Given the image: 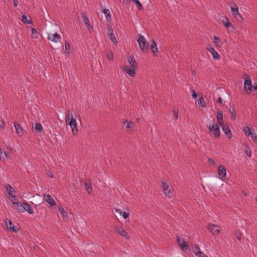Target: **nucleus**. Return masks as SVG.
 I'll return each mask as SVG.
<instances>
[{
  "label": "nucleus",
  "instance_id": "nucleus-23",
  "mask_svg": "<svg viewBox=\"0 0 257 257\" xmlns=\"http://www.w3.org/2000/svg\"><path fill=\"white\" fill-rule=\"evenodd\" d=\"M150 48L151 49L154 56H157L158 48L154 40L152 41L151 44L150 45Z\"/></svg>",
  "mask_w": 257,
  "mask_h": 257
},
{
  "label": "nucleus",
  "instance_id": "nucleus-33",
  "mask_svg": "<svg viewBox=\"0 0 257 257\" xmlns=\"http://www.w3.org/2000/svg\"><path fill=\"white\" fill-rule=\"evenodd\" d=\"M32 37L33 38L38 39L39 37V33L35 28L31 29Z\"/></svg>",
  "mask_w": 257,
  "mask_h": 257
},
{
  "label": "nucleus",
  "instance_id": "nucleus-48",
  "mask_svg": "<svg viewBox=\"0 0 257 257\" xmlns=\"http://www.w3.org/2000/svg\"><path fill=\"white\" fill-rule=\"evenodd\" d=\"M4 128V126L3 125V122L2 119L0 120V132H1L3 129Z\"/></svg>",
  "mask_w": 257,
  "mask_h": 257
},
{
  "label": "nucleus",
  "instance_id": "nucleus-17",
  "mask_svg": "<svg viewBox=\"0 0 257 257\" xmlns=\"http://www.w3.org/2000/svg\"><path fill=\"white\" fill-rule=\"evenodd\" d=\"M220 126L222 127V131L224 133L226 137H228L229 139H230L232 137V135L231 130L229 126L227 125H225L224 124L223 126Z\"/></svg>",
  "mask_w": 257,
  "mask_h": 257
},
{
  "label": "nucleus",
  "instance_id": "nucleus-34",
  "mask_svg": "<svg viewBox=\"0 0 257 257\" xmlns=\"http://www.w3.org/2000/svg\"><path fill=\"white\" fill-rule=\"evenodd\" d=\"M131 1L134 3L137 6V7L139 10H141L143 9V7L142 5V4L140 3L139 0H130Z\"/></svg>",
  "mask_w": 257,
  "mask_h": 257
},
{
  "label": "nucleus",
  "instance_id": "nucleus-7",
  "mask_svg": "<svg viewBox=\"0 0 257 257\" xmlns=\"http://www.w3.org/2000/svg\"><path fill=\"white\" fill-rule=\"evenodd\" d=\"M163 192L164 195L166 196H168L169 198H171L173 196V193L172 191L171 190L169 186V185L166 182L165 180H163L162 181Z\"/></svg>",
  "mask_w": 257,
  "mask_h": 257
},
{
  "label": "nucleus",
  "instance_id": "nucleus-25",
  "mask_svg": "<svg viewBox=\"0 0 257 257\" xmlns=\"http://www.w3.org/2000/svg\"><path fill=\"white\" fill-rule=\"evenodd\" d=\"M84 186H85V189H86V191L89 194H90V193L92 191V187L91 186L90 182L89 181H85L84 183Z\"/></svg>",
  "mask_w": 257,
  "mask_h": 257
},
{
  "label": "nucleus",
  "instance_id": "nucleus-5",
  "mask_svg": "<svg viewBox=\"0 0 257 257\" xmlns=\"http://www.w3.org/2000/svg\"><path fill=\"white\" fill-rule=\"evenodd\" d=\"M207 229L214 236H218L221 230L220 226L211 223L208 225Z\"/></svg>",
  "mask_w": 257,
  "mask_h": 257
},
{
  "label": "nucleus",
  "instance_id": "nucleus-38",
  "mask_svg": "<svg viewBox=\"0 0 257 257\" xmlns=\"http://www.w3.org/2000/svg\"><path fill=\"white\" fill-rule=\"evenodd\" d=\"M229 112L231 114L232 118L234 120L236 118V111L234 107L229 109Z\"/></svg>",
  "mask_w": 257,
  "mask_h": 257
},
{
  "label": "nucleus",
  "instance_id": "nucleus-31",
  "mask_svg": "<svg viewBox=\"0 0 257 257\" xmlns=\"http://www.w3.org/2000/svg\"><path fill=\"white\" fill-rule=\"evenodd\" d=\"M35 130L37 133H41L43 130V126L40 123H36L35 124Z\"/></svg>",
  "mask_w": 257,
  "mask_h": 257
},
{
  "label": "nucleus",
  "instance_id": "nucleus-56",
  "mask_svg": "<svg viewBox=\"0 0 257 257\" xmlns=\"http://www.w3.org/2000/svg\"><path fill=\"white\" fill-rule=\"evenodd\" d=\"M243 194H244L245 196H246V195H247L246 193H245V192H244V193H243Z\"/></svg>",
  "mask_w": 257,
  "mask_h": 257
},
{
  "label": "nucleus",
  "instance_id": "nucleus-15",
  "mask_svg": "<svg viewBox=\"0 0 257 257\" xmlns=\"http://www.w3.org/2000/svg\"><path fill=\"white\" fill-rule=\"evenodd\" d=\"M244 88L247 91V93H249L252 90V85L251 84V81L250 79H246L245 80L244 83Z\"/></svg>",
  "mask_w": 257,
  "mask_h": 257
},
{
  "label": "nucleus",
  "instance_id": "nucleus-44",
  "mask_svg": "<svg viewBox=\"0 0 257 257\" xmlns=\"http://www.w3.org/2000/svg\"><path fill=\"white\" fill-rule=\"evenodd\" d=\"M65 49H66V53L67 54H69V52H70V44L69 43H65Z\"/></svg>",
  "mask_w": 257,
  "mask_h": 257
},
{
  "label": "nucleus",
  "instance_id": "nucleus-21",
  "mask_svg": "<svg viewBox=\"0 0 257 257\" xmlns=\"http://www.w3.org/2000/svg\"><path fill=\"white\" fill-rule=\"evenodd\" d=\"M83 21L84 22V24L85 26L87 27L88 30L89 32H92L93 30L92 26L90 25V21L89 19L87 17L84 16L83 17Z\"/></svg>",
  "mask_w": 257,
  "mask_h": 257
},
{
  "label": "nucleus",
  "instance_id": "nucleus-29",
  "mask_svg": "<svg viewBox=\"0 0 257 257\" xmlns=\"http://www.w3.org/2000/svg\"><path fill=\"white\" fill-rule=\"evenodd\" d=\"M242 131L244 133L245 135L248 137H249L252 133V132L250 131V128L247 126H244L242 128Z\"/></svg>",
  "mask_w": 257,
  "mask_h": 257
},
{
  "label": "nucleus",
  "instance_id": "nucleus-10",
  "mask_svg": "<svg viewBox=\"0 0 257 257\" xmlns=\"http://www.w3.org/2000/svg\"><path fill=\"white\" fill-rule=\"evenodd\" d=\"M47 38L49 41L56 43L61 39V36L57 33H47Z\"/></svg>",
  "mask_w": 257,
  "mask_h": 257
},
{
  "label": "nucleus",
  "instance_id": "nucleus-46",
  "mask_svg": "<svg viewBox=\"0 0 257 257\" xmlns=\"http://www.w3.org/2000/svg\"><path fill=\"white\" fill-rule=\"evenodd\" d=\"M208 163L211 166H215V163L214 161V160L213 159H210V158H208Z\"/></svg>",
  "mask_w": 257,
  "mask_h": 257
},
{
  "label": "nucleus",
  "instance_id": "nucleus-54",
  "mask_svg": "<svg viewBox=\"0 0 257 257\" xmlns=\"http://www.w3.org/2000/svg\"><path fill=\"white\" fill-rule=\"evenodd\" d=\"M252 89L254 90H257V85L252 86Z\"/></svg>",
  "mask_w": 257,
  "mask_h": 257
},
{
  "label": "nucleus",
  "instance_id": "nucleus-40",
  "mask_svg": "<svg viewBox=\"0 0 257 257\" xmlns=\"http://www.w3.org/2000/svg\"><path fill=\"white\" fill-rule=\"evenodd\" d=\"M109 38L113 43H115L117 42L116 39L112 31L109 33Z\"/></svg>",
  "mask_w": 257,
  "mask_h": 257
},
{
  "label": "nucleus",
  "instance_id": "nucleus-50",
  "mask_svg": "<svg viewBox=\"0 0 257 257\" xmlns=\"http://www.w3.org/2000/svg\"><path fill=\"white\" fill-rule=\"evenodd\" d=\"M245 154H246V156H247L248 157H251V152H250V151L246 150L245 151Z\"/></svg>",
  "mask_w": 257,
  "mask_h": 257
},
{
  "label": "nucleus",
  "instance_id": "nucleus-4",
  "mask_svg": "<svg viewBox=\"0 0 257 257\" xmlns=\"http://www.w3.org/2000/svg\"><path fill=\"white\" fill-rule=\"evenodd\" d=\"M138 42L141 51L143 52H145V50L148 48V44L145 38L143 35H140L139 36Z\"/></svg>",
  "mask_w": 257,
  "mask_h": 257
},
{
  "label": "nucleus",
  "instance_id": "nucleus-14",
  "mask_svg": "<svg viewBox=\"0 0 257 257\" xmlns=\"http://www.w3.org/2000/svg\"><path fill=\"white\" fill-rule=\"evenodd\" d=\"M8 197L9 198V199L10 200L12 203L15 206V208L17 209L18 205H19L21 202L18 201L17 198L14 194L8 195Z\"/></svg>",
  "mask_w": 257,
  "mask_h": 257
},
{
  "label": "nucleus",
  "instance_id": "nucleus-53",
  "mask_svg": "<svg viewBox=\"0 0 257 257\" xmlns=\"http://www.w3.org/2000/svg\"><path fill=\"white\" fill-rule=\"evenodd\" d=\"M48 176H49L50 177H51V178H53V175H52V173L51 172H49L47 174Z\"/></svg>",
  "mask_w": 257,
  "mask_h": 257
},
{
  "label": "nucleus",
  "instance_id": "nucleus-49",
  "mask_svg": "<svg viewBox=\"0 0 257 257\" xmlns=\"http://www.w3.org/2000/svg\"><path fill=\"white\" fill-rule=\"evenodd\" d=\"M192 92V96L193 98H195L197 97V94L195 93V91L194 90H192L191 91Z\"/></svg>",
  "mask_w": 257,
  "mask_h": 257
},
{
  "label": "nucleus",
  "instance_id": "nucleus-39",
  "mask_svg": "<svg viewBox=\"0 0 257 257\" xmlns=\"http://www.w3.org/2000/svg\"><path fill=\"white\" fill-rule=\"evenodd\" d=\"M198 103L199 105L203 107L206 106L205 103L204 102L203 98L202 96L199 97V99H198Z\"/></svg>",
  "mask_w": 257,
  "mask_h": 257
},
{
  "label": "nucleus",
  "instance_id": "nucleus-51",
  "mask_svg": "<svg viewBox=\"0 0 257 257\" xmlns=\"http://www.w3.org/2000/svg\"><path fill=\"white\" fill-rule=\"evenodd\" d=\"M217 102L220 103H222V100L220 97H219L217 100Z\"/></svg>",
  "mask_w": 257,
  "mask_h": 257
},
{
  "label": "nucleus",
  "instance_id": "nucleus-22",
  "mask_svg": "<svg viewBox=\"0 0 257 257\" xmlns=\"http://www.w3.org/2000/svg\"><path fill=\"white\" fill-rule=\"evenodd\" d=\"M14 126L15 127L16 133L19 136H22L23 135V129L21 126L17 122L14 123Z\"/></svg>",
  "mask_w": 257,
  "mask_h": 257
},
{
  "label": "nucleus",
  "instance_id": "nucleus-37",
  "mask_svg": "<svg viewBox=\"0 0 257 257\" xmlns=\"http://www.w3.org/2000/svg\"><path fill=\"white\" fill-rule=\"evenodd\" d=\"M22 21L25 24L27 23L29 24H32L33 23L32 20H30L29 21L28 20L27 17L26 15H23L22 16Z\"/></svg>",
  "mask_w": 257,
  "mask_h": 257
},
{
  "label": "nucleus",
  "instance_id": "nucleus-18",
  "mask_svg": "<svg viewBox=\"0 0 257 257\" xmlns=\"http://www.w3.org/2000/svg\"><path fill=\"white\" fill-rule=\"evenodd\" d=\"M6 225L8 229H10L15 232H17L18 231V228L15 226L14 223L11 220L6 221Z\"/></svg>",
  "mask_w": 257,
  "mask_h": 257
},
{
  "label": "nucleus",
  "instance_id": "nucleus-19",
  "mask_svg": "<svg viewBox=\"0 0 257 257\" xmlns=\"http://www.w3.org/2000/svg\"><path fill=\"white\" fill-rule=\"evenodd\" d=\"M216 118L218 124L220 126H223L224 123L223 121V114L221 111H217L216 113Z\"/></svg>",
  "mask_w": 257,
  "mask_h": 257
},
{
  "label": "nucleus",
  "instance_id": "nucleus-47",
  "mask_svg": "<svg viewBox=\"0 0 257 257\" xmlns=\"http://www.w3.org/2000/svg\"><path fill=\"white\" fill-rule=\"evenodd\" d=\"M174 116L175 119H177L178 117V110L177 109L173 110Z\"/></svg>",
  "mask_w": 257,
  "mask_h": 257
},
{
  "label": "nucleus",
  "instance_id": "nucleus-20",
  "mask_svg": "<svg viewBox=\"0 0 257 257\" xmlns=\"http://www.w3.org/2000/svg\"><path fill=\"white\" fill-rule=\"evenodd\" d=\"M221 22L226 28H228L229 27H231L232 29L234 28V27L231 24V22L229 21V20L226 17L222 18Z\"/></svg>",
  "mask_w": 257,
  "mask_h": 257
},
{
  "label": "nucleus",
  "instance_id": "nucleus-36",
  "mask_svg": "<svg viewBox=\"0 0 257 257\" xmlns=\"http://www.w3.org/2000/svg\"><path fill=\"white\" fill-rule=\"evenodd\" d=\"M193 252L194 253L195 255L199 253V251H201L200 248L198 245L195 244L192 249Z\"/></svg>",
  "mask_w": 257,
  "mask_h": 257
},
{
  "label": "nucleus",
  "instance_id": "nucleus-9",
  "mask_svg": "<svg viewBox=\"0 0 257 257\" xmlns=\"http://www.w3.org/2000/svg\"><path fill=\"white\" fill-rule=\"evenodd\" d=\"M121 69L123 72H125L127 74H128L130 76H131L133 77H135L136 71L137 69L136 68H134L131 66H123L122 67Z\"/></svg>",
  "mask_w": 257,
  "mask_h": 257
},
{
  "label": "nucleus",
  "instance_id": "nucleus-45",
  "mask_svg": "<svg viewBox=\"0 0 257 257\" xmlns=\"http://www.w3.org/2000/svg\"><path fill=\"white\" fill-rule=\"evenodd\" d=\"M196 256L197 257H207V255L205 253L202 252L201 251H199V253L197 254Z\"/></svg>",
  "mask_w": 257,
  "mask_h": 257
},
{
  "label": "nucleus",
  "instance_id": "nucleus-3",
  "mask_svg": "<svg viewBox=\"0 0 257 257\" xmlns=\"http://www.w3.org/2000/svg\"><path fill=\"white\" fill-rule=\"evenodd\" d=\"M207 127L215 138H218L220 137V131L219 126L217 124H215L214 121H213V123H210L207 124Z\"/></svg>",
  "mask_w": 257,
  "mask_h": 257
},
{
  "label": "nucleus",
  "instance_id": "nucleus-6",
  "mask_svg": "<svg viewBox=\"0 0 257 257\" xmlns=\"http://www.w3.org/2000/svg\"><path fill=\"white\" fill-rule=\"evenodd\" d=\"M177 242L182 250L185 251L188 249V242L185 241L182 236L180 235L177 236Z\"/></svg>",
  "mask_w": 257,
  "mask_h": 257
},
{
  "label": "nucleus",
  "instance_id": "nucleus-11",
  "mask_svg": "<svg viewBox=\"0 0 257 257\" xmlns=\"http://www.w3.org/2000/svg\"><path fill=\"white\" fill-rule=\"evenodd\" d=\"M231 12L232 15L236 19H242L241 16L238 12V7L236 4H234L233 7H231Z\"/></svg>",
  "mask_w": 257,
  "mask_h": 257
},
{
  "label": "nucleus",
  "instance_id": "nucleus-32",
  "mask_svg": "<svg viewBox=\"0 0 257 257\" xmlns=\"http://www.w3.org/2000/svg\"><path fill=\"white\" fill-rule=\"evenodd\" d=\"M8 157L6 152L0 149V159L5 161L6 158H8Z\"/></svg>",
  "mask_w": 257,
  "mask_h": 257
},
{
  "label": "nucleus",
  "instance_id": "nucleus-43",
  "mask_svg": "<svg viewBox=\"0 0 257 257\" xmlns=\"http://www.w3.org/2000/svg\"><path fill=\"white\" fill-rule=\"evenodd\" d=\"M107 57L108 60H112L113 59V55L112 52H111V51H109L108 52H107Z\"/></svg>",
  "mask_w": 257,
  "mask_h": 257
},
{
  "label": "nucleus",
  "instance_id": "nucleus-1",
  "mask_svg": "<svg viewBox=\"0 0 257 257\" xmlns=\"http://www.w3.org/2000/svg\"><path fill=\"white\" fill-rule=\"evenodd\" d=\"M65 121L67 124L70 125L72 132L74 135H76L78 133V129L75 118H74L73 114L70 111L68 110L65 116Z\"/></svg>",
  "mask_w": 257,
  "mask_h": 257
},
{
  "label": "nucleus",
  "instance_id": "nucleus-52",
  "mask_svg": "<svg viewBox=\"0 0 257 257\" xmlns=\"http://www.w3.org/2000/svg\"><path fill=\"white\" fill-rule=\"evenodd\" d=\"M18 3H19L18 1H17V0L14 1V4L16 7L18 6Z\"/></svg>",
  "mask_w": 257,
  "mask_h": 257
},
{
  "label": "nucleus",
  "instance_id": "nucleus-2",
  "mask_svg": "<svg viewBox=\"0 0 257 257\" xmlns=\"http://www.w3.org/2000/svg\"><path fill=\"white\" fill-rule=\"evenodd\" d=\"M16 210L21 213L27 212L30 214L34 213V209L29 204L26 202H21L20 204L18 205L17 209Z\"/></svg>",
  "mask_w": 257,
  "mask_h": 257
},
{
  "label": "nucleus",
  "instance_id": "nucleus-13",
  "mask_svg": "<svg viewBox=\"0 0 257 257\" xmlns=\"http://www.w3.org/2000/svg\"><path fill=\"white\" fill-rule=\"evenodd\" d=\"M207 50L211 54L213 58L215 59H218L220 57L219 54L215 50V49L210 45L207 46Z\"/></svg>",
  "mask_w": 257,
  "mask_h": 257
},
{
  "label": "nucleus",
  "instance_id": "nucleus-16",
  "mask_svg": "<svg viewBox=\"0 0 257 257\" xmlns=\"http://www.w3.org/2000/svg\"><path fill=\"white\" fill-rule=\"evenodd\" d=\"M116 231L121 236L124 237L125 239H128L130 236L127 232L121 227H117L115 229Z\"/></svg>",
  "mask_w": 257,
  "mask_h": 257
},
{
  "label": "nucleus",
  "instance_id": "nucleus-28",
  "mask_svg": "<svg viewBox=\"0 0 257 257\" xmlns=\"http://www.w3.org/2000/svg\"><path fill=\"white\" fill-rule=\"evenodd\" d=\"M123 123L124 125H125L127 129L131 130V129L133 128L134 126V124L132 121H128L127 120H125L123 122Z\"/></svg>",
  "mask_w": 257,
  "mask_h": 257
},
{
  "label": "nucleus",
  "instance_id": "nucleus-42",
  "mask_svg": "<svg viewBox=\"0 0 257 257\" xmlns=\"http://www.w3.org/2000/svg\"><path fill=\"white\" fill-rule=\"evenodd\" d=\"M249 137L251 138L252 141L254 143H257V135L254 132H252V133L249 136Z\"/></svg>",
  "mask_w": 257,
  "mask_h": 257
},
{
  "label": "nucleus",
  "instance_id": "nucleus-30",
  "mask_svg": "<svg viewBox=\"0 0 257 257\" xmlns=\"http://www.w3.org/2000/svg\"><path fill=\"white\" fill-rule=\"evenodd\" d=\"M6 189L8 193V195H10L11 194H12V192H15L16 191L11 185L9 184H7L6 185Z\"/></svg>",
  "mask_w": 257,
  "mask_h": 257
},
{
  "label": "nucleus",
  "instance_id": "nucleus-8",
  "mask_svg": "<svg viewBox=\"0 0 257 257\" xmlns=\"http://www.w3.org/2000/svg\"><path fill=\"white\" fill-rule=\"evenodd\" d=\"M226 169L222 166L220 165L218 167V178L223 181L226 177Z\"/></svg>",
  "mask_w": 257,
  "mask_h": 257
},
{
  "label": "nucleus",
  "instance_id": "nucleus-27",
  "mask_svg": "<svg viewBox=\"0 0 257 257\" xmlns=\"http://www.w3.org/2000/svg\"><path fill=\"white\" fill-rule=\"evenodd\" d=\"M214 42L216 46L218 47H220L222 45V42H221L220 39L217 36L213 37Z\"/></svg>",
  "mask_w": 257,
  "mask_h": 257
},
{
  "label": "nucleus",
  "instance_id": "nucleus-55",
  "mask_svg": "<svg viewBox=\"0 0 257 257\" xmlns=\"http://www.w3.org/2000/svg\"><path fill=\"white\" fill-rule=\"evenodd\" d=\"M237 238H238V240H240V239H241V237H240V236H239V237H237Z\"/></svg>",
  "mask_w": 257,
  "mask_h": 257
},
{
  "label": "nucleus",
  "instance_id": "nucleus-26",
  "mask_svg": "<svg viewBox=\"0 0 257 257\" xmlns=\"http://www.w3.org/2000/svg\"><path fill=\"white\" fill-rule=\"evenodd\" d=\"M58 211L64 219L68 217V214L67 212L64 210V209L62 207L59 206L58 207Z\"/></svg>",
  "mask_w": 257,
  "mask_h": 257
},
{
  "label": "nucleus",
  "instance_id": "nucleus-35",
  "mask_svg": "<svg viewBox=\"0 0 257 257\" xmlns=\"http://www.w3.org/2000/svg\"><path fill=\"white\" fill-rule=\"evenodd\" d=\"M116 212L118 213L119 214H122V215L124 219H126L129 216L128 213L125 212V211H123V212H122L121 210L120 209H116Z\"/></svg>",
  "mask_w": 257,
  "mask_h": 257
},
{
  "label": "nucleus",
  "instance_id": "nucleus-24",
  "mask_svg": "<svg viewBox=\"0 0 257 257\" xmlns=\"http://www.w3.org/2000/svg\"><path fill=\"white\" fill-rule=\"evenodd\" d=\"M130 66L132 67L137 69V63L134 57H130L128 59Z\"/></svg>",
  "mask_w": 257,
  "mask_h": 257
},
{
  "label": "nucleus",
  "instance_id": "nucleus-12",
  "mask_svg": "<svg viewBox=\"0 0 257 257\" xmlns=\"http://www.w3.org/2000/svg\"><path fill=\"white\" fill-rule=\"evenodd\" d=\"M43 199L44 201L48 203L50 206H53L56 205L54 199L49 194H43Z\"/></svg>",
  "mask_w": 257,
  "mask_h": 257
},
{
  "label": "nucleus",
  "instance_id": "nucleus-57",
  "mask_svg": "<svg viewBox=\"0 0 257 257\" xmlns=\"http://www.w3.org/2000/svg\"><path fill=\"white\" fill-rule=\"evenodd\" d=\"M255 200L257 202V197L256 198Z\"/></svg>",
  "mask_w": 257,
  "mask_h": 257
},
{
  "label": "nucleus",
  "instance_id": "nucleus-41",
  "mask_svg": "<svg viewBox=\"0 0 257 257\" xmlns=\"http://www.w3.org/2000/svg\"><path fill=\"white\" fill-rule=\"evenodd\" d=\"M104 14L105 15L106 19L108 21V18H110V15L109 14V11L108 9H104L103 10Z\"/></svg>",
  "mask_w": 257,
  "mask_h": 257
}]
</instances>
